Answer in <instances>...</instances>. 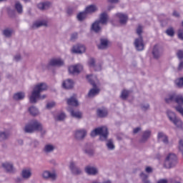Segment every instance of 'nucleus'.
Wrapping results in <instances>:
<instances>
[{"label": "nucleus", "mask_w": 183, "mask_h": 183, "mask_svg": "<svg viewBox=\"0 0 183 183\" xmlns=\"http://www.w3.org/2000/svg\"><path fill=\"white\" fill-rule=\"evenodd\" d=\"M46 89H48V85H46V83L37 84L33 89L31 95L29 97L30 103L36 104V102L40 99H45V98H46V95H41V92H44V91H46Z\"/></svg>", "instance_id": "obj_1"}, {"label": "nucleus", "mask_w": 183, "mask_h": 183, "mask_svg": "<svg viewBox=\"0 0 183 183\" xmlns=\"http://www.w3.org/2000/svg\"><path fill=\"white\" fill-rule=\"evenodd\" d=\"M86 78L89 84H91V85L93 86V88L89 90L88 97L89 98H94V97H96V95L99 94V89L97 88V85L99 84V80H98L97 76L87 75Z\"/></svg>", "instance_id": "obj_2"}, {"label": "nucleus", "mask_w": 183, "mask_h": 183, "mask_svg": "<svg viewBox=\"0 0 183 183\" xmlns=\"http://www.w3.org/2000/svg\"><path fill=\"white\" fill-rule=\"evenodd\" d=\"M99 135L100 141H107L108 139V135L109 132H108V128L106 127H98L92 131L90 136L94 137Z\"/></svg>", "instance_id": "obj_3"}, {"label": "nucleus", "mask_w": 183, "mask_h": 183, "mask_svg": "<svg viewBox=\"0 0 183 183\" xmlns=\"http://www.w3.org/2000/svg\"><path fill=\"white\" fill-rule=\"evenodd\" d=\"M164 101L167 104L174 102L178 104L177 106H183V96L175 92L169 94Z\"/></svg>", "instance_id": "obj_4"}, {"label": "nucleus", "mask_w": 183, "mask_h": 183, "mask_svg": "<svg viewBox=\"0 0 183 183\" xmlns=\"http://www.w3.org/2000/svg\"><path fill=\"white\" fill-rule=\"evenodd\" d=\"M41 130V122L38 120H32L29 124H27L24 127V132L26 134H33L35 131Z\"/></svg>", "instance_id": "obj_5"}, {"label": "nucleus", "mask_w": 183, "mask_h": 183, "mask_svg": "<svg viewBox=\"0 0 183 183\" xmlns=\"http://www.w3.org/2000/svg\"><path fill=\"white\" fill-rule=\"evenodd\" d=\"M177 155L174 154H169L164 160V167L167 168V169H171V168H174L175 165H177Z\"/></svg>", "instance_id": "obj_6"}, {"label": "nucleus", "mask_w": 183, "mask_h": 183, "mask_svg": "<svg viewBox=\"0 0 183 183\" xmlns=\"http://www.w3.org/2000/svg\"><path fill=\"white\" fill-rule=\"evenodd\" d=\"M69 168L71 175H74V177H79V175H82L84 174L82 168L78 166L75 162H71Z\"/></svg>", "instance_id": "obj_7"}, {"label": "nucleus", "mask_w": 183, "mask_h": 183, "mask_svg": "<svg viewBox=\"0 0 183 183\" xmlns=\"http://www.w3.org/2000/svg\"><path fill=\"white\" fill-rule=\"evenodd\" d=\"M167 115L169 121H171V122H172L174 125L177 127V128H181L182 127V121L177 117V115L174 112L171 110H167Z\"/></svg>", "instance_id": "obj_8"}, {"label": "nucleus", "mask_w": 183, "mask_h": 183, "mask_svg": "<svg viewBox=\"0 0 183 183\" xmlns=\"http://www.w3.org/2000/svg\"><path fill=\"white\" fill-rule=\"evenodd\" d=\"M1 167L7 174H15L16 172V169H15V166L11 162H4L1 164Z\"/></svg>", "instance_id": "obj_9"}, {"label": "nucleus", "mask_w": 183, "mask_h": 183, "mask_svg": "<svg viewBox=\"0 0 183 183\" xmlns=\"http://www.w3.org/2000/svg\"><path fill=\"white\" fill-rule=\"evenodd\" d=\"M152 136V131L150 129H147L145 131H143L142 133V136L140 139H139V144H147L148 142V140L151 138Z\"/></svg>", "instance_id": "obj_10"}, {"label": "nucleus", "mask_w": 183, "mask_h": 183, "mask_svg": "<svg viewBox=\"0 0 183 183\" xmlns=\"http://www.w3.org/2000/svg\"><path fill=\"white\" fill-rule=\"evenodd\" d=\"M134 45L137 51H144V48H145V44H144V38L140 36L134 39Z\"/></svg>", "instance_id": "obj_11"}, {"label": "nucleus", "mask_w": 183, "mask_h": 183, "mask_svg": "<svg viewBox=\"0 0 183 183\" xmlns=\"http://www.w3.org/2000/svg\"><path fill=\"white\" fill-rule=\"evenodd\" d=\"M86 134L87 132L85 129H77L74 132V138L77 139V141H84Z\"/></svg>", "instance_id": "obj_12"}, {"label": "nucleus", "mask_w": 183, "mask_h": 183, "mask_svg": "<svg viewBox=\"0 0 183 183\" xmlns=\"http://www.w3.org/2000/svg\"><path fill=\"white\" fill-rule=\"evenodd\" d=\"M64 65H65V62L64 61V60H62V59L61 58H57V59H51L49 61L47 66L61 67V66H64Z\"/></svg>", "instance_id": "obj_13"}, {"label": "nucleus", "mask_w": 183, "mask_h": 183, "mask_svg": "<svg viewBox=\"0 0 183 183\" xmlns=\"http://www.w3.org/2000/svg\"><path fill=\"white\" fill-rule=\"evenodd\" d=\"M84 69V66L81 64H77L75 66H71L69 67V71L70 74H72L73 75H78L81 71Z\"/></svg>", "instance_id": "obj_14"}, {"label": "nucleus", "mask_w": 183, "mask_h": 183, "mask_svg": "<svg viewBox=\"0 0 183 183\" xmlns=\"http://www.w3.org/2000/svg\"><path fill=\"white\" fill-rule=\"evenodd\" d=\"M41 26H48V21L46 20H39L34 21L31 25L32 29H38Z\"/></svg>", "instance_id": "obj_15"}, {"label": "nucleus", "mask_w": 183, "mask_h": 183, "mask_svg": "<svg viewBox=\"0 0 183 183\" xmlns=\"http://www.w3.org/2000/svg\"><path fill=\"white\" fill-rule=\"evenodd\" d=\"M42 178L44 179H51V181L56 180V174L51 173L49 171H44L42 173Z\"/></svg>", "instance_id": "obj_16"}, {"label": "nucleus", "mask_w": 183, "mask_h": 183, "mask_svg": "<svg viewBox=\"0 0 183 183\" xmlns=\"http://www.w3.org/2000/svg\"><path fill=\"white\" fill-rule=\"evenodd\" d=\"M85 51H86V49L85 48V46L82 44H76L72 49L73 54H81L85 53Z\"/></svg>", "instance_id": "obj_17"}, {"label": "nucleus", "mask_w": 183, "mask_h": 183, "mask_svg": "<svg viewBox=\"0 0 183 183\" xmlns=\"http://www.w3.org/2000/svg\"><path fill=\"white\" fill-rule=\"evenodd\" d=\"M152 55L154 59H159V58H161V56L162 55V51H161L159 46H158L157 44L154 45L153 48Z\"/></svg>", "instance_id": "obj_18"}, {"label": "nucleus", "mask_w": 183, "mask_h": 183, "mask_svg": "<svg viewBox=\"0 0 183 183\" xmlns=\"http://www.w3.org/2000/svg\"><path fill=\"white\" fill-rule=\"evenodd\" d=\"M157 139H158V141H162V142L164 144V145H168V144H169V141L168 140V136H167L162 132H158Z\"/></svg>", "instance_id": "obj_19"}, {"label": "nucleus", "mask_w": 183, "mask_h": 183, "mask_svg": "<svg viewBox=\"0 0 183 183\" xmlns=\"http://www.w3.org/2000/svg\"><path fill=\"white\" fill-rule=\"evenodd\" d=\"M11 137V132L8 130H0V142H4V141H8Z\"/></svg>", "instance_id": "obj_20"}, {"label": "nucleus", "mask_w": 183, "mask_h": 183, "mask_svg": "<svg viewBox=\"0 0 183 183\" xmlns=\"http://www.w3.org/2000/svg\"><path fill=\"white\" fill-rule=\"evenodd\" d=\"M84 170L88 175H98V169L95 167L86 166Z\"/></svg>", "instance_id": "obj_21"}, {"label": "nucleus", "mask_w": 183, "mask_h": 183, "mask_svg": "<svg viewBox=\"0 0 183 183\" xmlns=\"http://www.w3.org/2000/svg\"><path fill=\"white\" fill-rule=\"evenodd\" d=\"M67 111H69L74 118H76L77 119H81V118H82V113L78 111H74L72 107H68Z\"/></svg>", "instance_id": "obj_22"}, {"label": "nucleus", "mask_w": 183, "mask_h": 183, "mask_svg": "<svg viewBox=\"0 0 183 183\" xmlns=\"http://www.w3.org/2000/svg\"><path fill=\"white\" fill-rule=\"evenodd\" d=\"M39 9H40V11H46V9H49V8H51V6H52V3L49 2V1H44L42 3H39L37 5Z\"/></svg>", "instance_id": "obj_23"}, {"label": "nucleus", "mask_w": 183, "mask_h": 183, "mask_svg": "<svg viewBox=\"0 0 183 183\" xmlns=\"http://www.w3.org/2000/svg\"><path fill=\"white\" fill-rule=\"evenodd\" d=\"M109 41L107 39L101 38L100 39V44L97 46L99 49H108V44Z\"/></svg>", "instance_id": "obj_24"}, {"label": "nucleus", "mask_w": 183, "mask_h": 183, "mask_svg": "<svg viewBox=\"0 0 183 183\" xmlns=\"http://www.w3.org/2000/svg\"><path fill=\"white\" fill-rule=\"evenodd\" d=\"M62 86L65 89H72L74 88V81L71 79H66L63 81Z\"/></svg>", "instance_id": "obj_25"}, {"label": "nucleus", "mask_w": 183, "mask_h": 183, "mask_svg": "<svg viewBox=\"0 0 183 183\" xmlns=\"http://www.w3.org/2000/svg\"><path fill=\"white\" fill-rule=\"evenodd\" d=\"M117 16L119 19V23L121 25H125L128 21V16L127 14L118 13Z\"/></svg>", "instance_id": "obj_26"}, {"label": "nucleus", "mask_w": 183, "mask_h": 183, "mask_svg": "<svg viewBox=\"0 0 183 183\" xmlns=\"http://www.w3.org/2000/svg\"><path fill=\"white\" fill-rule=\"evenodd\" d=\"M97 22L102 24V25H107L108 22V14L106 12L101 14L99 20Z\"/></svg>", "instance_id": "obj_27"}, {"label": "nucleus", "mask_w": 183, "mask_h": 183, "mask_svg": "<svg viewBox=\"0 0 183 183\" xmlns=\"http://www.w3.org/2000/svg\"><path fill=\"white\" fill-rule=\"evenodd\" d=\"M86 16H88V14L86 11L84 10L83 11H80L77 15H76V19L79 22H84V20L86 19Z\"/></svg>", "instance_id": "obj_28"}, {"label": "nucleus", "mask_w": 183, "mask_h": 183, "mask_svg": "<svg viewBox=\"0 0 183 183\" xmlns=\"http://www.w3.org/2000/svg\"><path fill=\"white\" fill-rule=\"evenodd\" d=\"M31 176L32 172L31 171V169H25L22 170L21 177L24 178V179H29Z\"/></svg>", "instance_id": "obj_29"}, {"label": "nucleus", "mask_w": 183, "mask_h": 183, "mask_svg": "<svg viewBox=\"0 0 183 183\" xmlns=\"http://www.w3.org/2000/svg\"><path fill=\"white\" fill-rule=\"evenodd\" d=\"M140 179H142V183H151V180H149V174L142 172L139 174Z\"/></svg>", "instance_id": "obj_30"}, {"label": "nucleus", "mask_w": 183, "mask_h": 183, "mask_svg": "<svg viewBox=\"0 0 183 183\" xmlns=\"http://www.w3.org/2000/svg\"><path fill=\"white\" fill-rule=\"evenodd\" d=\"M54 151H55V145L47 144L44 146V152H45V154H51V152H54Z\"/></svg>", "instance_id": "obj_31"}, {"label": "nucleus", "mask_w": 183, "mask_h": 183, "mask_svg": "<svg viewBox=\"0 0 183 183\" xmlns=\"http://www.w3.org/2000/svg\"><path fill=\"white\" fill-rule=\"evenodd\" d=\"M101 23H99L98 21H94L92 25V31H94V32H96L98 34V32H101Z\"/></svg>", "instance_id": "obj_32"}, {"label": "nucleus", "mask_w": 183, "mask_h": 183, "mask_svg": "<svg viewBox=\"0 0 183 183\" xmlns=\"http://www.w3.org/2000/svg\"><path fill=\"white\" fill-rule=\"evenodd\" d=\"M14 34V29L11 28H6L2 31V34L5 38H11Z\"/></svg>", "instance_id": "obj_33"}, {"label": "nucleus", "mask_w": 183, "mask_h": 183, "mask_svg": "<svg viewBox=\"0 0 183 183\" xmlns=\"http://www.w3.org/2000/svg\"><path fill=\"white\" fill-rule=\"evenodd\" d=\"M67 104L71 105L72 107H78L79 105V103L78 102L76 98L72 96L71 97L67 99Z\"/></svg>", "instance_id": "obj_34"}, {"label": "nucleus", "mask_w": 183, "mask_h": 183, "mask_svg": "<svg viewBox=\"0 0 183 183\" xmlns=\"http://www.w3.org/2000/svg\"><path fill=\"white\" fill-rule=\"evenodd\" d=\"M14 9L16 11L17 14L21 15L24 12V6L19 1H16L14 4Z\"/></svg>", "instance_id": "obj_35"}, {"label": "nucleus", "mask_w": 183, "mask_h": 183, "mask_svg": "<svg viewBox=\"0 0 183 183\" xmlns=\"http://www.w3.org/2000/svg\"><path fill=\"white\" fill-rule=\"evenodd\" d=\"M106 147L109 151H114L115 149V144L112 139H108L106 143Z\"/></svg>", "instance_id": "obj_36"}, {"label": "nucleus", "mask_w": 183, "mask_h": 183, "mask_svg": "<svg viewBox=\"0 0 183 183\" xmlns=\"http://www.w3.org/2000/svg\"><path fill=\"white\" fill-rule=\"evenodd\" d=\"M98 11V8L95 5H90L85 9V11L87 14H94V12H97Z\"/></svg>", "instance_id": "obj_37"}, {"label": "nucleus", "mask_w": 183, "mask_h": 183, "mask_svg": "<svg viewBox=\"0 0 183 183\" xmlns=\"http://www.w3.org/2000/svg\"><path fill=\"white\" fill-rule=\"evenodd\" d=\"M24 98H25V93L22 92H17L14 95V99H15V101H21L24 99Z\"/></svg>", "instance_id": "obj_38"}, {"label": "nucleus", "mask_w": 183, "mask_h": 183, "mask_svg": "<svg viewBox=\"0 0 183 183\" xmlns=\"http://www.w3.org/2000/svg\"><path fill=\"white\" fill-rule=\"evenodd\" d=\"M165 34H167L168 36L172 38L175 36V29H174V27L169 26L168 29H166Z\"/></svg>", "instance_id": "obj_39"}, {"label": "nucleus", "mask_w": 183, "mask_h": 183, "mask_svg": "<svg viewBox=\"0 0 183 183\" xmlns=\"http://www.w3.org/2000/svg\"><path fill=\"white\" fill-rule=\"evenodd\" d=\"M29 112H30V114L33 117H36V115L39 114L38 109L34 106L29 108Z\"/></svg>", "instance_id": "obj_40"}, {"label": "nucleus", "mask_w": 183, "mask_h": 183, "mask_svg": "<svg viewBox=\"0 0 183 183\" xmlns=\"http://www.w3.org/2000/svg\"><path fill=\"white\" fill-rule=\"evenodd\" d=\"M97 115L100 118H105V117H107V115H108V111H107L105 109H98Z\"/></svg>", "instance_id": "obj_41"}, {"label": "nucleus", "mask_w": 183, "mask_h": 183, "mask_svg": "<svg viewBox=\"0 0 183 183\" xmlns=\"http://www.w3.org/2000/svg\"><path fill=\"white\" fill-rule=\"evenodd\" d=\"M129 96V91L124 89L122 92L120 97H121L122 99L125 100V99H127V98H128Z\"/></svg>", "instance_id": "obj_42"}, {"label": "nucleus", "mask_w": 183, "mask_h": 183, "mask_svg": "<svg viewBox=\"0 0 183 183\" xmlns=\"http://www.w3.org/2000/svg\"><path fill=\"white\" fill-rule=\"evenodd\" d=\"M175 84L178 88H183V77L176 79Z\"/></svg>", "instance_id": "obj_43"}, {"label": "nucleus", "mask_w": 183, "mask_h": 183, "mask_svg": "<svg viewBox=\"0 0 183 183\" xmlns=\"http://www.w3.org/2000/svg\"><path fill=\"white\" fill-rule=\"evenodd\" d=\"M140 109H142V111H148V109H149V104L148 103L141 104Z\"/></svg>", "instance_id": "obj_44"}, {"label": "nucleus", "mask_w": 183, "mask_h": 183, "mask_svg": "<svg viewBox=\"0 0 183 183\" xmlns=\"http://www.w3.org/2000/svg\"><path fill=\"white\" fill-rule=\"evenodd\" d=\"M65 118H66V116L64 114V113H61L57 115L56 118V121H64V119H65Z\"/></svg>", "instance_id": "obj_45"}, {"label": "nucleus", "mask_w": 183, "mask_h": 183, "mask_svg": "<svg viewBox=\"0 0 183 183\" xmlns=\"http://www.w3.org/2000/svg\"><path fill=\"white\" fill-rule=\"evenodd\" d=\"M142 29H144V28L141 25H139L137 28L136 33L139 35V37L142 36Z\"/></svg>", "instance_id": "obj_46"}, {"label": "nucleus", "mask_w": 183, "mask_h": 183, "mask_svg": "<svg viewBox=\"0 0 183 183\" xmlns=\"http://www.w3.org/2000/svg\"><path fill=\"white\" fill-rule=\"evenodd\" d=\"M84 152L89 157H92L94 155V149H86L84 150Z\"/></svg>", "instance_id": "obj_47"}, {"label": "nucleus", "mask_w": 183, "mask_h": 183, "mask_svg": "<svg viewBox=\"0 0 183 183\" xmlns=\"http://www.w3.org/2000/svg\"><path fill=\"white\" fill-rule=\"evenodd\" d=\"M174 109L177 112H179V114H181L183 116V106H176L174 107Z\"/></svg>", "instance_id": "obj_48"}, {"label": "nucleus", "mask_w": 183, "mask_h": 183, "mask_svg": "<svg viewBox=\"0 0 183 183\" xmlns=\"http://www.w3.org/2000/svg\"><path fill=\"white\" fill-rule=\"evenodd\" d=\"M177 36L179 39H181V41H183V29H179L177 31Z\"/></svg>", "instance_id": "obj_49"}, {"label": "nucleus", "mask_w": 183, "mask_h": 183, "mask_svg": "<svg viewBox=\"0 0 183 183\" xmlns=\"http://www.w3.org/2000/svg\"><path fill=\"white\" fill-rule=\"evenodd\" d=\"M176 55L178 59H183V50H178Z\"/></svg>", "instance_id": "obj_50"}, {"label": "nucleus", "mask_w": 183, "mask_h": 183, "mask_svg": "<svg viewBox=\"0 0 183 183\" xmlns=\"http://www.w3.org/2000/svg\"><path fill=\"white\" fill-rule=\"evenodd\" d=\"M89 66H91V68H94V66H96L95 59L91 58L89 61Z\"/></svg>", "instance_id": "obj_51"}, {"label": "nucleus", "mask_w": 183, "mask_h": 183, "mask_svg": "<svg viewBox=\"0 0 183 183\" xmlns=\"http://www.w3.org/2000/svg\"><path fill=\"white\" fill-rule=\"evenodd\" d=\"M54 107H55V102H49L47 103L46 108L47 109H51L52 108H54Z\"/></svg>", "instance_id": "obj_52"}, {"label": "nucleus", "mask_w": 183, "mask_h": 183, "mask_svg": "<svg viewBox=\"0 0 183 183\" xmlns=\"http://www.w3.org/2000/svg\"><path fill=\"white\" fill-rule=\"evenodd\" d=\"M145 172H147V174H152V172H154V169L151 167H147L145 168Z\"/></svg>", "instance_id": "obj_53"}, {"label": "nucleus", "mask_w": 183, "mask_h": 183, "mask_svg": "<svg viewBox=\"0 0 183 183\" xmlns=\"http://www.w3.org/2000/svg\"><path fill=\"white\" fill-rule=\"evenodd\" d=\"M66 14L69 16H71L74 14V9L72 8H68L66 10Z\"/></svg>", "instance_id": "obj_54"}, {"label": "nucleus", "mask_w": 183, "mask_h": 183, "mask_svg": "<svg viewBox=\"0 0 183 183\" xmlns=\"http://www.w3.org/2000/svg\"><path fill=\"white\" fill-rule=\"evenodd\" d=\"M78 39V33H74L71 35V41H75Z\"/></svg>", "instance_id": "obj_55"}, {"label": "nucleus", "mask_w": 183, "mask_h": 183, "mask_svg": "<svg viewBox=\"0 0 183 183\" xmlns=\"http://www.w3.org/2000/svg\"><path fill=\"white\" fill-rule=\"evenodd\" d=\"M41 130L37 129V131H38L39 132H41V134L42 136H43V135H45V134H46V131H45V130L44 129V127H42V124H41Z\"/></svg>", "instance_id": "obj_56"}, {"label": "nucleus", "mask_w": 183, "mask_h": 183, "mask_svg": "<svg viewBox=\"0 0 183 183\" xmlns=\"http://www.w3.org/2000/svg\"><path fill=\"white\" fill-rule=\"evenodd\" d=\"M93 68H94V71H101V69H102L101 64L96 65Z\"/></svg>", "instance_id": "obj_57"}, {"label": "nucleus", "mask_w": 183, "mask_h": 183, "mask_svg": "<svg viewBox=\"0 0 183 183\" xmlns=\"http://www.w3.org/2000/svg\"><path fill=\"white\" fill-rule=\"evenodd\" d=\"M142 129L141 127H136L133 129V134H138Z\"/></svg>", "instance_id": "obj_58"}, {"label": "nucleus", "mask_w": 183, "mask_h": 183, "mask_svg": "<svg viewBox=\"0 0 183 183\" xmlns=\"http://www.w3.org/2000/svg\"><path fill=\"white\" fill-rule=\"evenodd\" d=\"M14 61H16V62L21 61V54H16L14 56Z\"/></svg>", "instance_id": "obj_59"}, {"label": "nucleus", "mask_w": 183, "mask_h": 183, "mask_svg": "<svg viewBox=\"0 0 183 183\" xmlns=\"http://www.w3.org/2000/svg\"><path fill=\"white\" fill-rule=\"evenodd\" d=\"M177 69H178V71H182V69H183V61H180V63L179 64Z\"/></svg>", "instance_id": "obj_60"}, {"label": "nucleus", "mask_w": 183, "mask_h": 183, "mask_svg": "<svg viewBox=\"0 0 183 183\" xmlns=\"http://www.w3.org/2000/svg\"><path fill=\"white\" fill-rule=\"evenodd\" d=\"M9 15L10 18H15V11H9Z\"/></svg>", "instance_id": "obj_61"}, {"label": "nucleus", "mask_w": 183, "mask_h": 183, "mask_svg": "<svg viewBox=\"0 0 183 183\" xmlns=\"http://www.w3.org/2000/svg\"><path fill=\"white\" fill-rule=\"evenodd\" d=\"M157 183H168V180L166 179H162L157 181Z\"/></svg>", "instance_id": "obj_62"}, {"label": "nucleus", "mask_w": 183, "mask_h": 183, "mask_svg": "<svg viewBox=\"0 0 183 183\" xmlns=\"http://www.w3.org/2000/svg\"><path fill=\"white\" fill-rule=\"evenodd\" d=\"M23 181L22 178L21 177H17L15 179V182L16 183H21Z\"/></svg>", "instance_id": "obj_63"}, {"label": "nucleus", "mask_w": 183, "mask_h": 183, "mask_svg": "<svg viewBox=\"0 0 183 183\" xmlns=\"http://www.w3.org/2000/svg\"><path fill=\"white\" fill-rule=\"evenodd\" d=\"M173 16H175L176 18H179V13L177 11H173Z\"/></svg>", "instance_id": "obj_64"}]
</instances>
